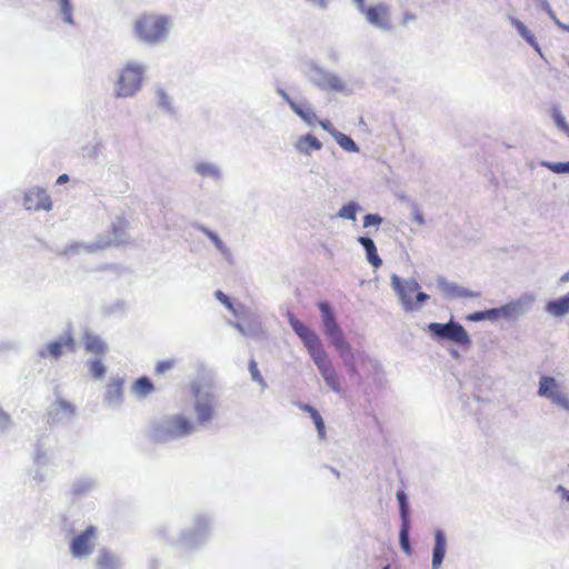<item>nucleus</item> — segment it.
Returning <instances> with one entry per match:
<instances>
[{"instance_id":"nucleus-11","label":"nucleus","mask_w":569,"mask_h":569,"mask_svg":"<svg viewBox=\"0 0 569 569\" xmlns=\"http://www.w3.org/2000/svg\"><path fill=\"white\" fill-rule=\"evenodd\" d=\"M23 206L27 210H49L51 200L43 189L31 188L24 194Z\"/></svg>"},{"instance_id":"nucleus-39","label":"nucleus","mask_w":569,"mask_h":569,"mask_svg":"<svg viewBox=\"0 0 569 569\" xmlns=\"http://www.w3.org/2000/svg\"><path fill=\"white\" fill-rule=\"evenodd\" d=\"M206 234L212 240V242L216 244L218 249L222 250L223 243L216 233L206 230Z\"/></svg>"},{"instance_id":"nucleus-21","label":"nucleus","mask_w":569,"mask_h":569,"mask_svg":"<svg viewBox=\"0 0 569 569\" xmlns=\"http://www.w3.org/2000/svg\"><path fill=\"white\" fill-rule=\"evenodd\" d=\"M118 565V559L112 552L109 550L100 551L97 559L98 569H117Z\"/></svg>"},{"instance_id":"nucleus-38","label":"nucleus","mask_w":569,"mask_h":569,"mask_svg":"<svg viewBox=\"0 0 569 569\" xmlns=\"http://www.w3.org/2000/svg\"><path fill=\"white\" fill-rule=\"evenodd\" d=\"M216 297H217V299H218L221 303H223L228 309H230V310L232 309V303H231V301H230L229 297H228V296H226L222 291L218 290V291L216 292Z\"/></svg>"},{"instance_id":"nucleus-16","label":"nucleus","mask_w":569,"mask_h":569,"mask_svg":"<svg viewBox=\"0 0 569 569\" xmlns=\"http://www.w3.org/2000/svg\"><path fill=\"white\" fill-rule=\"evenodd\" d=\"M322 143L311 133L301 136L296 142V149L305 154H310L315 150H320Z\"/></svg>"},{"instance_id":"nucleus-46","label":"nucleus","mask_w":569,"mask_h":569,"mask_svg":"<svg viewBox=\"0 0 569 569\" xmlns=\"http://www.w3.org/2000/svg\"><path fill=\"white\" fill-rule=\"evenodd\" d=\"M355 1H356V3L358 4L359 10H360L361 12H363V11L367 9V6L365 4V0H355Z\"/></svg>"},{"instance_id":"nucleus-9","label":"nucleus","mask_w":569,"mask_h":569,"mask_svg":"<svg viewBox=\"0 0 569 569\" xmlns=\"http://www.w3.org/2000/svg\"><path fill=\"white\" fill-rule=\"evenodd\" d=\"M538 393L557 405L565 406L568 402L566 395L561 392L559 385L552 377L543 376L540 379Z\"/></svg>"},{"instance_id":"nucleus-35","label":"nucleus","mask_w":569,"mask_h":569,"mask_svg":"<svg viewBox=\"0 0 569 569\" xmlns=\"http://www.w3.org/2000/svg\"><path fill=\"white\" fill-rule=\"evenodd\" d=\"M382 222V218L376 213H369L363 218V227L379 226Z\"/></svg>"},{"instance_id":"nucleus-44","label":"nucleus","mask_w":569,"mask_h":569,"mask_svg":"<svg viewBox=\"0 0 569 569\" xmlns=\"http://www.w3.org/2000/svg\"><path fill=\"white\" fill-rule=\"evenodd\" d=\"M69 181V176L68 174H61L59 176V178L57 179V183L58 184H61V183H66Z\"/></svg>"},{"instance_id":"nucleus-12","label":"nucleus","mask_w":569,"mask_h":569,"mask_svg":"<svg viewBox=\"0 0 569 569\" xmlns=\"http://www.w3.org/2000/svg\"><path fill=\"white\" fill-rule=\"evenodd\" d=\"M367 20L381 29H389L388 8L383 4L367 7L362 12Z\"/></svg>"},{"instance_id":"nucleus-43","label":"nucleus","mask_w":569,"mask_h":569,"mask_svg":"<svg viewBox=\"0 0 569 569\" xmlns=\"http://www.w3.org/2000/svg\"><path fill=\"white\" fill-rule=\"evenodd\" d=\"M201 392V386L199 383H193L191 386V393L193 397L199 398Z\"/></svg>"},{"instance_id":"nucleus-32","label":"nucleus","mask_w":569,"mask_h":569,"mask_svg":"<svg viewBox=\"0 0 569 569\" xmlns=\"http://www.w3.org/2000/svg\"><path fill=\"white\" fill-rule=\"evenodd\" d=\"M90 372L97 379H100L104 376L106 368L101 360H93L90 362Z\"/></svg>"},{"instance_id":"nucleus-1","label":"nucleus","mask_w":569,"mask_h":569,"mask_svg":"<svg viewBox=\"0 0 569 569\" xmlns=\"http://www.w3.org/2000/svg\"><path fill=\"white\" fill-rule=\"evenodd\" d=\"M289 323L297 336L302 340L326 383L333 391H340L341 386L338 373L329 360L327 352L322 348V343L317 333L308 328L305 323H302L299 319H297L293 315L289 317Z\"/></svg>"},{"instance_id":"nucleus-50","label":"nucleus","mask_w":569,"mask_h":569,"mask_svg":"<svg viewBox=\"0 0 569 569\" xmlns=\"http://www.w3.org/2000/svg\"><path fill=\"white\" fill-rule=\"evenodd\" d=\"M382 569H390V566H386V567H383Z\"/></svg>"},{"instance_id":"nucleus-48","label":"nucleus","mask_w":569,"mask_h":569,"mask_svg":"<svg viewBox=\"0 0 569 569\" xmlns=\"http://www.w3.org/2000/svg\"><path fill=\"white\" fill-rule=\"evenodd\" d=\"M561 281H563V282L569 281V271H568V272H566V273L561 277Z\"/></svg>"},{"instance_id":"nucleus-41","label":"nucleus","mask_w":569,"mask_h":569,"mask_svg":"<svg viewBox=\"0 0 569 569\" xmlns=\"http://www.w3.org/2000/svg\"><path fill=\"white\" fill-rule=\"evenodd\" d=\"M319 124L328 132H330L332 136L333 133H336L337 131L333 129L331 122L329 120H321L319 121Z\"/></svg>"},{"instance_id":"nucleus-42","label":"nucleus","mask_w":569,"mask_h":569,"mask_svg":"<svg viewBox=\"0 0 569 569\" xmlns=\"http://www.w3.org/2000/svg\"><path fill=\"white\" fill-rule=\"evenodd\" d=\"M490 312H491V311H488V313H490ZM486 316H487V312H482V311H480V312H476V313H473V315H470V316L468 317V319H469V320H473V321H479V320L485 319V318H486Z\"/></svg>"},{"instance_id":"nucleus-14","label":"nucleus","mask_w":569,"mask_h":569,"mask_svg":"<svg viewBox=\"0 0 569 569\" xmlns=\"http://www.w3.org/2000/svg\"><path fill=\"white\" fill-rule=\"evenodd\" d=\"M82 341L84 349L92 355L101 356L107 350V345L104 343V341L100 337L91 332H86L82 338Z\"/></svg>"},{"instance_id":"nucleus-6","label":"nucleus","mask_w":569,"mask_h":569,"mask_svg":"<svg viewBox=\"0 0 569 569\" xmlns=\"http://www.w3.org/2000/svg\"><path fill=\"white\" fill-rule=\"evenodd\" d=\"M318 307L321 311L325 333L330 340V343L336 348L340 357H345L346 353H350L351 346L345 339L343 332L337 323L330 306L327 302L321 301Z\"/></svg>"},{"instance_id":"nucleus-17","label":"nucleus","mask_w":569,"mask_h":569,"mask_svg":"<svg viewBox=\"0 0 569 569\" xmlns=\"http://www.w3.org/2000/svg\"><path fill=\"white\" fill-rule=\"evenodd\" d=\"M446 553V538L442 531L438 530L435 535V548L432 555V566L437 569L445 558Z\"/></svg>"},{"instance_id":"nucleus-22","label":"nucleus","mask_w":569,"mask_h":569,"mask_svg":"<svg viewBox=\"0 0 569 569\" xmlns=\"http://www.w3.org/2000/svg\"><path fill=\"white\" fill-rule=\"evenodd\" d=\"M123 380L119 378L111 379L107 386L106 397L109 401L120 400L122 397Z\"/></svg>"},{"instance_id":"nucleus-8","label":"nucleus","mask_w":569,"mask_h":569,"mask_svg":"<svg viewBox=\"0 0 569 569\" xmlns=\"http://www.w3.org/2000/svg\"><path fill=\"white\" fill-rule=\"evenodd\" d=\"M428 330L432 336L452 341L459 346L468 347L471 343L468 332L459 322L450 321L445 325L431 322Z\"/></svg>"},{"instance_id":"nucleus-3","label":"nucleus","mask_w":569,"mask_h":569,"mask_svg":"<svg viewBox=\"0 0 569 569\" xmlns=\"http://www.w3.org/2000/svg\"><path fill=\"white\" fill-rule=\"evenodd\" d=\"M194 431V423L183 415H172L162 422L156 423L151 429V437L156 442H164L187 437Z\"/></svg>"},{"instance_id":"nucleus-31","label":"nucleus","mask_w":569,"mask_h":569,"mask_svg":"<svg viewBox=\"0 0 569 569\" xmlns=\"http://www.w3.org/2000/svg\"><path fill=\"white\" fill-rule=\"evenodd\" d=\"M552 118L557 127L569 136V124L567 123L565 116L558 109L553 110Z\"/></svg>"},{"instance_id":"nucleus-2","label":"nucleus","mask_w":569,"mask_h":569,"mask_svg":"<svg viewBox=\"0 0 569 569\" xmlns=\"http://www.w3.org/2000/svg\"><path fill=\"white\" fill-rule=\"evenodd\" d=\"M289 323L297 336L302 340L326 383L333 391H340L341 386L338 373L329 360L327 352L322 348V343L317 333L308 328L305 323H302L299 319H297L293 315L289 317Z\"/></svg>"},{"instance_id":"nucleus-40","label":"nucleus","mask_w":569,"mask_h":569,"mask_svg":"<svg viewBox=\"0 0 569 569\" xmlns=\"http://www.w3.org/2000/svg\"><path fill=\"white\" fill-rule=\"evenodd\" d=\"M58 1H59V3H60V7H61L62 12L64 13L66 20H67L68 22H70V21H71V16H70V13H69V11H68V8H69V0H58Z\"/></svg>"},{"instance_id":"nucleus-5","label":"nucleus","mask_w":569,"mask_h":569,"mask_svg":"<svg viewBox=\"0 0 569 569\" xmlns=\"http://www.w3.org/2000/svg\"><path fill=\"white\" fill-rule=\"evenodd\" d=\"M391 283L406 311L420 308L429 299L427 293L420 291V284L413 279L401 281L397 276H393Z\"/></svg>"},{"instance_id":"nucleus-37","label":"nucleus","mask_w":569,"mask_h":569,"mask_svg":"<svg viewBox=\"0 0 569 569\" xmlns=\"http://www.w3.org/2000/svg\"><path fill=\"white\" fill-rule=\"evenodd\" d=\"M249 370H250V373H251L253 380H256L258 382L262 381V377H261L260 371L258 369V365H257V362L254 360L250 361Z\"/></svg>"},{"instance_id":"nucleus-4","label":"nucleus","mask_w":569,"mask_h":569,"mask_svg":"<svg viewBox=\"0 0 569 569\" xmlns=\"http://www.w3.org/2000/svg\"><path fill=\"white\" fill-rule=\"evenodd\" d=\"M169 29V20L166 16L143 13L134 22L137 37L147 43L162 41Z\"/></svg>"},{"instance_id":"nucleus-34","label":"nucleus","mask_w":569,"mask_h":569,"mask_svg":"<svg viewBox=\"0 0 569 569\" xmlns=\"http://www.w3.org/2000/svg\"><path fill=\"white\" fill-rule=\"evenodd\" d=\"M176 366V360L168 359L159 361L154 368L157 375H163L166 371L172 369Z\"/></svg>"},{"instance_id":"nucleus-15","label":"nucleus","mask_w":569,"mask_h":569,"mask_svg":"<svg viewBox=\"0 0 569 569\" xmlns=\"http://www.w3.org/2000/svg\"><path fill=\"white\" fill-rule=\"evenodd\" d=\"M283 97L284 99L288 101L290 108L301 118L303 119L307 123L309 124H313L318 119L313 112V110L311 109V107L307 103L305 104H300V103H297L296 101H293L292 99L289 98L288 94L283 93Z\"/></svg>"},{"instance_id":"nucleus-47","label":"nucleus","mask_w":569,"mask_h":569,"mask_svg":"<svg viewBox=\"0 0 569 569\" xmlns=\"http://www.w3.org/2000/svg\"><path fill=\"white\" fill-rule=\"evenodd\" d=\"M458 295L461 296V297H475L476 296L475 293L469 292L467 290H462V289L459 290Z\"/></svg>"},{"instance_id":"nucleus-49","label":"nucleus","mask_w":569,"mask_h":569,"mask_svg":"<svg viewBox=\"0 0 569 569\" xmlns=\"http://www.w3.org/2000/svg\"><path fill=\"white\" fill-rule=\"evenodd\" d=\"M206 169H207L206 166H199V168H198L199 172H201V173H204Z\"/></svg>"},{"instance_id":"nucleus-23","label":"nucleus","mask_w":569,"mask_h":569,"mask_svg":"<svg viewBox=\"0 0 569 569\" xmlns=\"http://www.w3.org/2000/svg\"><path fill=\"white\" fill-rule=\"evenodd\" d=\"M511 23L515 26L517 31L520 33V36L530 44L538 52H540V48L538 42L536 41L535 36L532 32L525 26L523 22H521L518 19H511Z\"/></svg>"},{"instance_id":"nucleus-33","label":"nucleus","mask_w":569,"mask_h":569,"mask_svg":"<svg viewBox=\"0 0 569 569\" xmlns=\"http://www.w3.org/2000/svg\"><path fill=\"white\" fill-rule=\"evenodd\" d=\"M545 166L555 173L569 172V162H547Z\"/></svg>"},{"instance_id":"nucleus-25","label":"nucleus","mask_w":569,"mask_h":569,"mask_svg":"<svg viewBox=\"0 0 569 569\" xmlns=\"http://www.w3.org/2000/svg\"><path fill=\"white\" fill-rule=\"evenodd\" d=\"M129 221L124 217H118L111 224V231L117 240H121L126 236Z\"/></svg>"},{"instance_id":"nucleus-18","label":"nucleus","mask_w":569,"mask_h":569,"mask_svg":"<svg viewBox=\"0 0 569 569\" xmlns=\"http://www.w3.org/2000/svg\"><path fill=\"white\" fill-rule=\"evenodd\" d=\"M358 241L365 248L368 261L375 267L379 268L382 264V260L378 256L375 242L368 237H360Z\"/></svg>"},{"instance_id":"nucleus-28","label":"nucleus","mask_w":569,"mask_h":569,"mask_svg":"<svg viewBox=\"0 0 569 569\" xmlns=\"http://www.w3.org/2000/svg\"><path fill=\"white\" fill-rule=\"evenodd\" d=\"M400 546L406 553H411V547L409 543V521L402 522L401 525Z\"/></svg>"},{"instance_id":"nucleus-30","label":"nucleus","mask_w":569,"mask_h":569,"mask_svg":"<svg viewBox=\"0 0 569 569\" xmlns=\"http://www.w3.org/2000/svg\"><path fill=\"white\" fill-rule=\"evenodd\" d=\"M357 209H358L357 204L353 202H350L348 204H345L339 210L338 214H339V217L345 218V219L356 220Z\"/></svg>"},{"instance_id":"nucleus-36","label":"nucleus","mask_w":569,"mask_h":569,"mask_svg":"<svg viewBox=\"0 0 569 569\" xmlns=\"http://www.w3.org/2000/svg\"><path fill=\"white\" fill-rule=\"evenodd\" d=\"M343 359L345 365L347 366L349 372L351 375H357V368L353 362V353L350 350V353H346L345 357H341Z\"/></svg>"},{"instance_id":"nucleus-29","label":"nucleus","mask_w":569,"mask_h":569,"mask_svg":"<svg viewBox=\"0 0 569 569\" xmlns=\"http://www.w3.org/2000/svg\"><path fill=\"white\" fill-rule=\"evenodd\" d=\"M397 499H398L399 506H400V515H401L402 522L409 521V510H408L406 493L403 491H398Z\"/></svg>"},{"instance_id":"nucleus-45","label":"nucleus","mask_w":569,"mask_h":569,"mask_svg":"<svg viewBox=\"0 0 569 569\" xmlns=\"http://www.w3.org/2000/svg\"><path fill=\"white\" fill-rule=\"evenodd\" d=\"M558 490L562 493V498L567 501H569V490H566L562 487H559Z\"/></svg>"},{"instance_id":"nucleus-20","label":"nucleus","mask_w":569,"mask_h":569,"mask_svg":"<svg viewBox=\"0 0 569 569\" xmlns=\"http://www.w3.org/2000/svg\"><path fill=\"white\" fill-rule=\"evenodd\" d=\"M199 423H206L213 417V403L211 400L198 401L194 407Z\"/></svg>"},{"instance_id":"nucleus-10","label":"nucleus","mask_w":569,"mask_h":569,"mask_svg":"<svg viewBox=\"0 0 569 569\" xmlns=\"http://www.w3.org/2000/svg\"><path fill=\"white\" fill-rule=\"evenodd\" d=\"M96 528L89 526L83 532L73 538V556L87 557L94 548Z\"/></svg>"},{"instance_id":"nucleus-7","label":"nucleus","mask_w":569,"mask_h":569,"mask_svg":"<svg viewBox=\"0 0 569 569\" xmlns=\"http://www.w3.org/2000/svg\"><path fill=\"white\" fill-rule=\"evenodd\" d=\"M143 68L137 63H128L120 72L116 83L118 97H131L141 87Z\"/></svg>"},{"instance_id":"nucleus-27","label":"nucleus","mask_w":569,"mask_h":569,"mask_svg":"<svg viewBox=\"0 0 569 569\" xmlns=\"http://www.w3.org/2000/svg\"><path fill=\"white\" fill-rule=\"evenodd\" d=\"M333 137H335L336 141L338 142V144L340 147H342L345 150H347V151H357L358 150L357 144L349 136L341 133V132H336V133H333Z\"/></svg>"},{"instance_id":"nucleus-13","label":"nucleus","mask_w":569,"mask_h":569,"mask_svg":"<svg viewBox=\"0 0 569 569\" xmlns=\"http://www.w3.org/2000/svg\"><path fill=\"white\" fill-rule=\"evenodd\" d=\"M70 342L71 338L69 337L62 340L51 341L39 351V356L41 358L58 359L63 353L64 348L70 345Z\"/></svg>"},{"instance_id":"nucleus-24","label":"nucleus","mask_w":569,"mask_h":569,"mask_svg":"<svg viewBox=\"0 0 569 569\" xmlns=\"http://www.w3.org/2000/svg\"><path fill=\"white\" fill-rule=\"evenodd\" d=\"M154 390L153 383L148 377H140L132 385V391L138 397H146Z\"/></svg>"},{"instance_id":"nucleus-19","label":"nucleus","mask_w":569,"mask_h":569,"mask_svg":"<svg viewBox=\"0 0 569 569\" xmlns=\"http://www.w3.org/2000/svg\"><path fill=\"white\" fill-rule=\"evenodd\" d=\"M547 311L555 316L561 317L569 312V292L558 300L548 302Z\"/></svg>"},{"instance_id":"nucleus-26","label":"nucleus","mask_w":569,"mask_h":569,"mask_svg":"<svg viewBox=\"0 0 569 569\" xmlns=\"http://www.w3.org/2000/svg\"><path fill=\"white\" fill-rule=\"evenodd\" d=\"M300 408L308 412L313 420L316 428L321 437L325 436V422L320 416V413L311 406L309 405H301Z\"/></svg>"}]
</instances>
